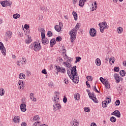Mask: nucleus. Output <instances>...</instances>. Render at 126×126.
Wrapping results in <instances>:
<instances>
[{
	"label": "nucleus",
	"mask_w": 126,
	"mask_h": 126,
	"mask_svg": "<svg viewBox=\"0 0 126 126\" xmlns=\"http://www.w3.org/2000/svg\"><path fill=\"white\" fill-rule=\"evenodd\" d=\"M80 60H81V57H77L76 58V61H75V63H77L79 62H80Z\"/></svg>",
	"instance_id": "obj_37"
},
{
	"label": "nucleus",
	"mask_w": 126,
	"mask_h": 126,
	"mask_svg": "<svg viewBox=\"0 0 126 126\" xmlns=\"http://www.w3.org/2000/svg\"><path fill=\"white\" fill-rule=\"evenodd\" d=\"M71 70V78H73L76 74H77V72L76 70V66H74L70 69Z\"/></svg>",
	"instance_id": "obj_4"
},
{
	"label": "nucleus",
	"mask_w": 126,
	"mask_h": 126,
	"mask_svg": "<svg viewBox=\"0 0 126 126\" xmlns=\"http://www.w3.org/2000/svg\"><path fill=\"white\" fill-rule=\"evenodd\" d=\"M105 25H107V22H102V23H100L98 24L99 26H103L104 27Z\"/></svg>",
	"instance_id": "obj_36"
},
{
	"label": "nucleus",
	"mask_w": 126,
	"mask_h": 126,
	"mask_svg": "<svg viewBox=\"0 0 126 126\" xmlns=\"http://www.w3.org/2000/svg\"><path fill=\"white\" fill-rule=\"evenodd\" d=\"M33 120L34 121H39L40 120V117H39V115H36L33 117Z\"/></svg>",
	"instance_id": "obj_34"
},
{
	"label": "nucleus",
	"mask_w": 126,
	"mask_h": 126,
	"mask_svg": "<svg viewBox=\"0 0 126 126\" xmlns=\"http://www.w3.org/2000/svg\"><path fill=\"white\" fill-rule=\"evenodd\" d=\"M71 66V65L69 63H68L67 64H66L65 65L66 67H67L68 68H69Z\"/></svg>",
	"instance_id": "obj_54"
},
{
	"label": "nucleus",
	"mask_w": 126,
	"mask_h": 126,
	"mask_svg": "<svg viewBox=\"0 0 126 126\" xmlns=\"http://www.w3.org/2000/svg\"><path fill=\"white\" fill-rule=\"evenodd\" d=\"M84 111L86 113H89V112H90V108H89V107H85Z\"/></svg>",
	"instance_id": "obj_39"
},
{
	"label": "nucleus",
	"mask_w": 126,
	"mask_h": 126,
	"mask_svg": "<svg viewBox=\"0 0 126 126\" xmlns=\"http://www.w3.org/2000/svg\"><path fill=\"white\" fill-rule=\"evenodd\" d=\"M87 0H80L79 3V6H81V7H83V6H84L85 2H86Z\"/></svg>",
	"instance_id": "obj_17"
},
{
	"label": "nucleus",
	"mask_w": 126,
	"mask_h": 126,
	"mask_svg": "<svg viewBox=\"0 0 126 126\" xmlns=\"http://www.w3.org/2000/svg\"><path fill=\"white\" fill-rule=\"evenodd\" d=\"M25 74L22 73V77L23 78V79H25Z\"/></svg>",
	"instance_id": "obj_62"
},
{
	"label": "nucleus",
	"mask_w": 126,
	"mask_h": 126,
	"mask_svg": "<svg viewBox=\"0 0 126 126\" xmlns=\"http://www.w3.org/2000/svg\"><path fill=\"white\" fill-rule=\"evenodd\" d=\"M115 79V80H116V83H120V78H116V79Z\"/></svg>",
	"instance_id": "obj_57"
},
{
	"label": "nucleus",
	"mask_w": 126,
	"mask_h": 126,
	"mask_svg": "<svg viewBox=\"0 0 126 126\" xmlns=\"http://www.w3.org/2000/svg\"><path fill=\"white\" fill-rule=\"evenodd\" d=\"M56 41L57 42H61V41H62V37H61V36H58L57 37H56Z\"/></svg>",
	"instance_id": "obj_41"
},
{
	"label": "nucleus",
	"mask_w": 126,
	"mask_h": 126,
	"mask_svg": "<svg viewBox=\"0 0 126 126\" xmlns=\"http://www.w3.org/2000/svg\"><path fill=\"white\" fill-rule=\"evenodd\" d=\"M30 96V98L32 99V98H33V97H34V94H33L32 93H31Z\"/></svg>",
	"instance_id": "obj_58"
},
{
	"label": "nucleus",
	"mask_w": 126,
	"mask_h": 126,
	"mask_svg": "<svg viewBox=\"0 0 126 126\" xmlns=\"http://www.w3.org/2000/svg\"><path fill=\"white\" fill-rule=\"evenodd\" d=\"M62 108V106L60 103H55L53 105V110L56 112L57 110H60Z\"/></svg>",
	"instance_id": "obj_9"
},
{
	"label": "nucleus",
	"mask_w": 126,
	"mask_h": 126,
	"mask_svg": "<svg viewBox=\"0 0 126 126\" xmlns=\"http://www.w3.org/2000/svg\"><path fill=\"white\" fill-rule=\"evenodd\" d=\"M48 85L50 87H51L52 88V87H53V85H54V83L53 82H50V83H48Z\"/></svg>",
	"instance_id": "obj_52"
},
{
	"label": "nucleus",
	"mask_w": 126,
	"mask_h": 126,
	"mask_svg": "<svg viewBox=\"0 0 126 126\" xmlns=\"http://www.w3.org/2000/svg\"><path fill=\"white\" fill-rule=\"evenodd\" d=\"M87 79L88 80V81H91L93 80V77H92V76H87Z\"/></svg>",
	"instance_id": "obj_32"
},
{
	"label": "nucleus",
	"mask_w": 126,
	"mask_h": 126,
	"mask_svg": "<svg viewBox=\"0 0 126 126\" xmlns=\"http://www.w3.org/2000/svg\"><path fill=\"white\" fill-rule=\"evenodd\" d=\"M14 123H19L20 122V118L18 116H16L13 119Z\"/></svg>",
	"instance_id": "obj_20"
},
{
	"label": "nucleus",
	"mask_w": 126,
	"mask_h": 126,
	"mask_svg": "<svg viewBox=\"0 0 126 126\" xmlns=\"http://www.w3.org/2000/svg\"><path fill=\"white\" fill-rule=\"evenodd\" d=\"M71 69H67V73L68 75V76L70 77V78L71 77V73H70V70Z\"/></svg>",
	"instance_id": "obj_33"
},
{
	"label": "nucleus",
	"mask_w": 126,
	"mask_h": 126,
	"mask_svg": "<svg viewBox=\"0 0 126 126\" xmlns=\"http://www.w3.org/2000/svg\"><path fill=\"white\" fill-rule=\"evenodd\" d=\"M120 74L121 75V76L124 77L125 75H126V71L124 70H122L120 71Z\"/></svg>",
	"instance_id": "obj_27"
},
{
	"label": "nucleus",
	"mask_w": 126,
	"mask_h": 126,
	"mask_svg": "<svg viewBox=\"0 0 126 126\" xmlns=\"http://www.w3.org/2000/svg\"><path fill=\"white\" fill-rule=\"evenodd\" d=\"M39 124H40V122H35L33 124L32 126H40Z\"/></svg>",
	"instance_id": "obj_43"
},
{
	"label": "nucleus",
	"mask_w": 126,
	"mask_h": 126,
	"mask_svg": "<svg viewBox=\"0 0 126 126\" xmlns=\"http://www.w3.org/2000/svg\"><path fill=\"white\" fill-rule=\"evenodd\" d=\"M56 68L57 69V71H58V72H61L62 73H64V72H65V68L61 67L59 65H57L56 66Z\"/></svg>",
	"instance_id": "obj_10"
},
{
	"label": "nucleus",
	"mask_w": 126,
	"mask_h": 126,
	"mask_svg": "<svg viewBox=\"0 0 126 126\" xmlns=\"http://www.w3.org/2000/svg\"><path fill=\"white\" fill-rule=\"evenodd\" d=\"M42 43L43 45H47V44H49V39L47 38H43L42 39Z\"/></svg>",
	"instance_id": "obj_18"
},
{
	"label": "nucleus",
	"mask_w": 126,
	"mask_h": 126,
	"mask_svg": "<svg viewBox=\"0 0 126 126\" xmlns=\"http://www.w3.org/2000/svg\"><path fill=\"white\" fill-rule=\"evenodd\" d=\"M24 28L26 30H28V29H29V25L25 24L24 26Z\"/></svg>",
	"instance_id": "obj_46"
},
{
	"label": "nucleus",
	"mask_w": 126,
	"mask_h": 126,
	"mask_svg": "<svg viewBox=\"0 0 126 126\" xmlns=\"http://www.w3.org/2000/svg\"><path fill=\"white\" fill-rule=\"evenodd\" d=\"M21 126H26V123L25 122H23L21 124Z\"/></svg>",
	"instance_id": "obj_63"
},
{
	"label": "nucleus",
	"mask_w": 126,
	"mask_h": 126,
	"mask_svg": "<svg viewBox=\"0 0 126 126\" xmlns=\"http://www.w3.org/2000/svg\"><path fill=\"white\" fill-rule=\"evenodd\" d=\"M74 98L75 100H79V99H80V95L78 93H77V94H74Z\"/></svg>",
	"instance_id": "obj_22"
},
{
	"label": "nucleus",
	"mask_w": 126,
	"mask_h": 126,
	"mask_svg": "<svg viewBox=\"0 0 126 126\" xmlns=\"http://www.w3.org/2000/svg\"><path fill=\"white\" fill-rule=\"evenodd\" d=\"M123 63L124 66H126V61H124Z\"/></svg>",
	"instance_id": "obj_64"
},
{
	"label": "nucleus",
	"mask_w": 126,
	"mask_h": 126,
	"mask_svg": "<svg viewBox=\"0 0 126 126\" xmlns=\"http://www.w3.org/2000/svg\"><path fill=\"white\" fill-rule=\"evenodd\" d=\"M116 121L117 119L115 117L112 116L110 118V122H111V123H116Z\"/></svg>",
	"instance_id": "obj_26"
},
{
	"label": "nucleus",
	"mask_w": 126,
	"mask_h": 126,
	"mask_svg": "<svg viewBox=\"0 0 126 126\" xmlns=\"http://www.w3.org/2000/svg\"><path fill=\"white\" fill-rule=\"evenodd\" d=\"M115 104L116 106H119L120 104H121V102L120 101V100H117L115 102Z\"/></svg>",
	"instance_id": "obj_44"
},
{
	"label": "nucleus",
	"mask_w": 126,
	"mask_h": 126,
	"mask_svg": "<svg viewBox=\"0 0 126 126\" xmlns=\"http://www.w3.org/2000/svg\"><path fill=\"white\" fill-rule=\"evenodd\" d=\"M13 17L14 19H17V18H19V17H20V15L18 13H16L13 15Z\"/></svg>",
	"instance_id": "obj_25"
},
{
	"label": "nucleus",
	"mask_w": 126,
	"mask_h": 126,
	"mask_svg": "<svg viewBox=\"0 0 126 126\" xmlns=\"http://www.w3.org/2000/svg\"><path fill=\"white\" fill-rule=\"evenodd\" d=\"M78 30H79V29L75 27L74 29H72V30L69 32V34L70 35L71 43H73L74 40L76 39V32H77V31Z\"/></svg>",
	"instance_id": "obj_1"
},
{
	"label": "nucleus",
	"mask_w": 126,
	"mask_h": 126,
	"mask_svg": "<svg viewBox=\"0 0 126 126\" xmlns=\"http://www.w3.org/2000/svg\"><path fill=\"white\" fill-rule=\"evenodd\" d=\"M59 61H60V62H61V63H62V62H63V58H61V57H59L58 58Z\"/></svg>",
	"instance_id": "obj_60"
},
{
	"label": "nucleus",
	"mask_w": 126,
	"mask_h": 126,
	"mask_svg": "<svg viewBox=\"0 0 126 126\" xmlns=\"http://www.w3.org/2000/svg\"><path fill=\"white\" fill-rule=\"evenodd\" d=\"M75 27L79 29L80 28V24L78 23Z\"/></svg>",
	"instance_id": "obj_55"
},
{
	"label": "nucleus",
	"mask_w": 126,
	"mask_h": 126,
	"mask_svg": "<svg viewBox=\"0 0 126 126\" xmlns=\"http://www.w3.org/2000/svg\"><path fill=\"white\" fill-rule=\"evenodd\" d=\"M86 85H87L88 88H90V87H91L90 84H89V83L88 82V81H87L86 82Z\"/></svg>",
	"instance_id": "obj_48"
},
{
	"label": "nucleus",
	"mask_w": 126,
	"mask_h": 126,
	"mask_svg": "<svg viewBox=\"0 0 126 126\" xmlns=\"http://www.w3.org/2000/svg\"><path fill=\"white\" fill-rule=\"evenodd\" d=\"M0 4L3 7H5V6H11V4H12V2L9 0L3 1L0 2Z\"/></svg>",
	"instance_id": "obj_5"
},
{
	"label": "nucleus",
	"mask_w": 126,
	"mask_h": 126,
	"mask_svg": "<svg viewBox=\"0 0 126 126\" xmlns=\"http://www.w3.org/2000/svg\"><path fill=\"white\" fill-rule=\"evenodd\" d=\"M47 36L48 37H52L53 36V33L51 31H48L47 32Z\"/></svg>",
	"instance_id": "obj_38"
},
{
	"label": "nucleus",
	"mask_w": 126,
	"mask_h": 126,
	"mask_svg": "<svg viewBox=\"0 0 126 126\" xmlns=\"http://www.w3.org/2000/svg\"><path fill=\"white\" fill-rule=\"evenodd\" d=\"M99 80H100L101 82H102V83H104V80H105V79H104L103 77H101L99 78Z\"/></svg>",
	"instance_id": "obj_53"
},
{
	"label": "nucleus",
	"mask_w": 126,
	"mask_h": 126,
	"mask_svg": "<svg viewBox=\"0 0 126 126\" xmlns=\"http://www.w3.org/2000/svg\"><path fill=\"white\" fill-rule=\"evenodd\" d=\"M20 109H21V111H22V112H26L27 111V109H26V104L25 103H22L20 105Z\"/></svg>",
	"instance_id": "obj_14"
},
{
	"label": "nucleus",
	"mask_w": 126,
	"mask_h": 126,
	"mask_svg": "<svg viewBox=\"0 0 126 126\" xmlns=\"http://www.w3.org/2000/svg\"><path fill=\"white\" fill-rule=\"evenodd\" d=\"M119 31H118V33L119 34H121V33L123 32V28L120 27L119 28H118V30Z\"/></svg>",
	"instance_id": "obj_35"
},
{
	"label": "nucleus",
	"mask_w": 126,
	"mask_h": 126,
	"mask_svg": "<svg viewBox=\"0 0 126 126\" xmlns=\"http://www.w3.org/2000/svg\"><path fill=\"white\" fill-rule=\"evenodd\" d=\"M112 115L116 116L117 118H121V112L119 110H115L112 113Z\"/></svg>",
	"instance_id": "obj_16"
},
{
	"label": "nucleus",
	"mask_w": 126,
	"mask_h": 126,
	"mask_svg": "<svg viewBox=\"0 0 126 126\" xmlns=\"http://www.w3.org/2000/svg\"><path fill=\"white\" fill-rule=\"evenodd\" d=\"M33 50L35 52H38V51H40L42 48V46H40V43H34L32 44V45H31L30 47H33Z\"/></svg>",
	"instance_id": "obj_3"
},
{
	"label": "nucleus",
	"mask_w": 126,
	"mask_h": 126,
	"mask_svg": "<svg viewBox=\"0 0 126 126\" xmlns=\"http://www.w3.org/2000/svg\"><path fill=\"white\" fill-rule=\"evenodd\" d=\"M41 33L42 39H45L46 38V35L45 34V32H41Z\"/></svg>",
	"instance_id": "obj_42"
},
{
	"label": "nucleus",
	"mask_w": 126,
	"mask_h": 126,
	"mask_svg": "<svg viewBox=\"0 0 126 126\" xmlns=\"http://www.w3.org/2000/svg\"><path fill=\"white\" fill-rule=\"evenodd\" d=\"M103 84H104L105 85V88L106 89H109L110 82H109L108 81H107V80H104Z\"/></svg>",
	"instance_id": "obj_15"
},
{
	"label": "nucleus",
	"mask_w": 126,
	"mask_h": 126,
	"mask_svg": "<svg viewBox=\"0 0 126 126\" xmlns=\"http://www.w3.org/2000/svg\"><path fill=\"white\" fill-rule=\"evenodd\" d=\"M11 36H12V32L10 31H7L5 34V38L6 37L5 41L7 42L8 39H11Z\"/></svg>",
	"instance_id": "obj_6"
},
{
	"label": "nucleus",
	"mask_w": 126,
	"mask_h": 126,
	"mask_svg": "<svg viewBox=\"0 0 126 126\" xmlns=\"http://www.w3.org/2000/svg\"><path fill=\"white\" fill-rule=\"evenodd\" d=\"M0 50L3 56H5L6 55V49L3 45V43L2 42H0Z\"/></svg>",
	"instance_id": "obj_7"
},
{
	"label": "nucleus",
	"mask_w": 126,
	"mask_h": 126,
	"mask_svg": "<svg viewBox=\"0 0 126 126\" xmlns=\"http://www.w3.org/2000/svg\"><path fill=\"white\" fill-rule=\"evenodd\" d=\"M113 57L110 58L109 59V62L111 63H111H115V61L113 60Z\"/></svg>",
	"instance_id": "obj_50"
},
{
	"label": "nucleus",
	"mask_w": 126,
	"mask_h": 126,
	"mask_svg": "<svg viewBox=\"0 0 126 126\" xmlns=\"http://www.w3.org/2000/svg\"><path fill=\"white\" fill-rule=\"evenodd\" d=\"M102 106L103 108H106L108 106V101L104 100L102 102Z\"/></svg>",
	"instance_id": "obj_21"
},
{
	"label": "nucleus",
	"mask_w": 126,
	"mask_h": 126,
	"mask_svg": "<svg viewBox=\"0 0 126 126\" xmlns=\"http://www.w3.org/2000/svg\"><path fill=\"white\" fill-rule=\"evenodd\" d=\"M122 88H121L120 87H119V88L118 89V91H119V93H121V92H122Z\"/></svg>",
	"instance_id": "obj_61"
},
{
	"label": "nucleus",
	"mask_w": 126,
	"mask_h": 126,
	"mask_svg": "<svg viewBox=\"0 0 126 126\" xmlns=\"http://www.w3.org/2000/svg\"><path fill=\"white\" fill-rule=\"evenodd\" d=\"M63 103H66V102H67V98H66V97L64 96L63 98Z\"/></svg>",
	"instance_id": "obj_49"
},
{
	"label": "nucleus",
	"mask_w": 126,
	"mask_h": 126,
	"mask_svg": "<svg viewBox=\"0 0 126 126\" xmlns=\"http://www.w3.org/2000/svg\"><path fill=\"white\" fill-rule=\"evenodd\" d=\"M114 76L115 79L120 78V76H119V74H118L117 73L114 74Z\"/></svg>",
	"instance_id": "obj_45"
},
{
	"label": "nucleus",
	"mask_w": 126,
	"mask_h": 126,
	"mask_svg": "<svg viewBox=\"0 0 126 126\" xmlns=\"http://www.w3.org/2000/svg\"><path fill=\"white\" fill-rule=\"evenodd\" d=\"M59 25H56L55 26V29L56 31L57 32H61V31L62 30V28L61 27V25L63 26V23L60 22L59 23Z\"/></svg>",
	"instance_id": "obj_13"
},
{
	"label": "nucleus",
	"mask_w": 126,
	"mask_h": 126,
	"mask_svg": "<svg viewBox=\"0 0 126 126\" xmlns=\"http://www.w3.org/2000/svg\"><path fill=\"white\" fill-rule=\"evenodd\" d=\"M94 90L95 92H97V93H100V92L99 91H98V90H97V88H96V86H94Z\"/></svg>",
	"instance_id": "obj_47"
},
{
	"label": "nucleus",
	"mask_w": 126,
	"mask_h": 126,
	"mask_svg": "<svg viewBox=\"0 0 126 126\" xmlns=\"http://www.w3.org/2000/svg\"><path fill=\"white\" fill-rule=\"evenodd\" d=\"M57 43L56 42V39L53 38L50 40V47L52 48L53 47V46L55 45Z\"/></svg>",
	"instance_id": "obj_19"
},
{
	"label": "nucleus",
	"mask_w": 126,
	"mask_h": 126,
	"mask_svg": "<svg viewBox=\"0 0 126 126\" xmlns=\"http://www.w3.org/2000/svg\"><path fill=\"white\" fill-rule=\"evenodd\" d=\"M75 124H78V122H77V120H76L75 119L72 121L71 122V125H72V126H73V125H74Z\"/></svg>",
	"instance_id": "obj_30"
},
{
	"label": "nucleus",
	"mask_w": 126,
	"mask_h": 126,
	"mask_svg": "<svg viewBox=\"0 0 126 126\" xmlns=\"http://www.w3.org/2000/svg\"><path fill=\"white\" fill-rule=\"evenodd\" d=\"M88 95L89 98L93 100L94 103H98V100H97V98H96V95H95V94L94 93H89L88 94Z\"/></svg>",
	"instance_id": "obj_2"
},
{
	"label": "nucleus",
	"mask_w": 126,
	"mask_h": 126,
	"mask_svg": "<svg viewBox=\"0 0 126 126\" xmlns=\"http://www.w3.org/2000/svg\"><path fill=\"white\" fill-rule=\"evenodd\" d=\"M99 28L100 32L101 33H104V30H105V28H104V27L102 26H99Z\"/></svg>",
	"instance_id": "obj_31"
},
{
	"label": "nucleus",
	"mask_w": 126,
	"mask_h": 126,
	"mask_svg": "<svg viewBox=\"0 0 126 126\" xmlns=\"http://www.w3.org/2000/svg\"><path fill=\"white\" fill-rule=\"evenodd\" d=\"M114 70L116 72H119V71H120V67H115L114 68Z\"/></svg>",
	"instance_id": "obj_40"
},
{
	"label": "nucleus",
	"mask_w": 126,
	"mask_h": 126,
	"mask_svg": "<svg viewBox=\"0 0 126 126\" xmlns=\"http://www.w3.org/2000/svg\"><path fill=\"white\" fill-rule=\"evenodd\" d=\"M70 78L73 80V82H74V83H78V81H79V78L78 75H77V74H76L75 76H74L73 78H71V77Z\"/></svg>",
	"instance_id": "obj_12"
},
{
	"label": "nucleus",
	"mask_w": 126,
	"mask_h": 126,
	"mask_svg": "<svg viewBox=\"0 0 126 126\" xmlns=\"http://www.w3.org/2000/svg\"><path fill=\"white\" fill-rule=\"evenodd\" d=\"M55 96L54 97V99L53 101L54 100V101L55 102V104H57L58 103H59V101H60V97H59V96H58V94H60V93L55 92Z\"/></svg>",
	"instance_id": "obj_11"
},
{
	"label": "nucleus",
	"mask_w": 126,
	"mask_h": 126,
	"mask_svg": "<svg viewBox=\"0 0 126 126\" xmlns=\"http://www.w3.org/2000/svg\"><path fill=\"white\" fill-rule=\"evenodd\" d=\"M90 35L91 37H95L97 35V31L93 28L90 29Z\"/></svg>",
	"instance_id": "obj_8"
},
{
	"label": "nucleus",
	"mask_w": 126,
	"mask_h": 126,
	"mask_svg": "<svg viewBox=\"0 0 126 126\" xmlns=\"http://www.w3.org/2000/svg\"><path fill=\"white\" fill-rule=\"evenodd\" d=\"M23 59V61L22 62V63L23 64H24V63H25V62H26V58H22Z\"/></svg>",
	"instance_id": "obj_56"
},
{
	"label": "nucleus",
	"mask_w": 126,
	"mask_h": 126,
	"mask_svg": "<svg viewBox=\"0 0 126 126\" xmlns=\"http://www.w3.org/2000/svg\"><path fill=\"white\" fill-rule=\"evenodd\" d=\"M91 126H97V125L95 123H93L91 124Z\"/></svg>",
	"instance_id": "obj_59"
},
{
	"label": "nucleus",
	"mask_w": 126,
	"mask_h": 126,
	"mask_svg": "<svg viewBox=\"0 0 126 126\" xmlns=\"http://www.w3.org/2000/svg\"><path fill=\"white\" fill-rule=\"evenodd\" d=\"M4 95V90L3 89H0V95L3 96Z\"/></svg>",
	"instance_id": "obj_29"
},
{
	"label": "nucleus",
	"mask_w": 126,
	"mask_h": 126,
	"mask_svg": "<svg viewBox=\"0 0 126 126\" xmlns=\"http://www.w3.org/2000/svg\"><path fill=\"white\" fill-rule=\"evenodd\" d=\"M72 15L74 16V20L76 21L77 20V13L75 11L72 12Z\"/></svg>",
	"instance_id": "obj_24"
},
{
	"label": "nucleus",
	"mask_w": 126,
	"mask_h": 126,
	"mask_svg": "<svg viewBox=\"0 0 126 126\" xmlns=\"http://www.w3.org/2000/svg\"><path fill=\"white\" fill-rule=\"evenodd\" d=\"M95 63L96 65H98V66L101 65V60H100V59H98V58L96 59L95 61Z\"/></svg>",
	"instance_id": "obj_23"
},
{
	"label": "nucleus",
	"mask_w": 126,
	"mask_h": 126,
	"mask_svg": "<svg viewBox=\"0 0 126 126\" xmlns=\"http://www.w3.org/2000/svg\"><path fill=\"white\" fill-rule=\"evenodd\" d=\"M40 9L41 10H42V11H44L45 12H46V11H48V10L47 9V8L46 9V7H45V6H41L40 7Z\"/></svg>",
	"instance_id": "obj_28"
},
{
	"label": "nucleus",
	"mask_w": 126,
	"mask_h": 126,
	"mask_svg": "<svg viewBox=\"0 0 126 126\" xmlns=\"http://www.w3.org/2000/svg\"><path fill=\"white\" fill-rule=\"evenodd\" d=\"M42 73H43V74H47V70H46V69H44L43 70H42Z\"/></svg>",
	"instance_id": "obj_51"
}]
</instances>
